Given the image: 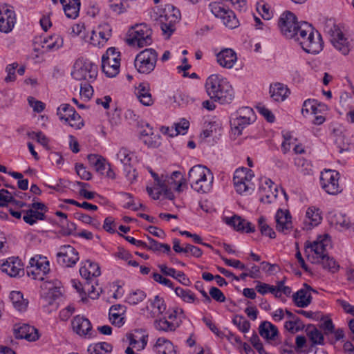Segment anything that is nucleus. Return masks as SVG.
Listing matches in <instances>:
<instances>
[{"label": "nucleus", "instance_id": "1", "mask_svg": "<svg viewBox=\"0 0 354 354\" xmlns=\"http://www.w3.org/2000/svg\"><path fill=\"white\" fill-rule=\"evenodd\" d=\"M153 183H149L146 189L149 196L153 200H158L162 196L169 200L174 198V192H181L186 185L184 174L179 171L170 174L158 175L151 168L148 169Z\"/></svg>", "mask_w": 354, "mask_h": 354}, {"label": "nucleus", "instance_id": "2", "mask_svg": "<svg viewBox=\"0 0 354 354\" xmlns=\"http://www.w3.org/2000/svg\"><path fill=\"white\" fill-rule=\"evenodd\" d=\"M205 86L210 98L220 104H229L234 97L232 84L221 75H210L206 80Z\"/></svg>", "mask_w": 354, "mask_h": 354}, {"label": "nucleus", "instance_id": "3", "mask_svg": "<svg viewBox=\"0 0 354 354\" xmlns=\"http://www.w3.org/2000/svg\"><path fill=\"white\" fill-rule=\"evenodd\" d=\"M295 41L304 51L309 54L317 55L324 48V41L321 34L306 22L301 24Z\"/></svg>", "mask_w": 354, "mask_h": 354}, {"label": "nucleus", "instance_id": "4", "mask_svg": "<svg viewBox=\"0 0 354 354\" xmlns=\"http://www.w3.org/2000/svg\"><path fill=\"white\" fill-rule=\"evenodd\" d=\"M151 17L160 24L163 34L169 37L175 29V24L180 18L178 9L171 4L154 6L151 11Z\"/></svg>", "mask_w": 354, "mask_h": 354}, {"label": "nucleus", "instance_id": "5", "mask_svg": "<svg viewBox=\"0 0 354 354\" xmlns=\"http://www.w3.org/2000/svg\"><path fill=\"white\" fill-rule=\"evenodd\" d=\"M188 180L191 187L198 193H208L212 189L214 175L207 167L196 165L188 172Z\"/></svg>", "mask_w": 354, "mask_h": 354}, {"label": "nucleus", "instance_id": "6", "mask_svg": "<svg viewBox=\"0 0 354 354\" xmlns=\"http://www.w3.org/2000/svg\"><path fill=\"white\" fill-rule=\"evenodd\" d=\"M152 41V30L147 24H136L129 28L126 35L129 46L140 48L151 45Z\"/></svg>", "mask_w": 354, "mask_h": 354}, {"label": "nucleus", "instance_id": "7", "mask_svg": "<svg viewBox=\"0 0 354 354\" xmlns=\"http://www.w3.org/2000/svg\"><path fill=\"white\" fill-rule=\"evenodd\" d=\"M254 172L246 167L237 168L233 175L235 191L241 195H250L255 190Z\"/></svg>", "mask_w": 354, "mask_h": 354}, {"label": "nucleus", "instance_id": "8", "mask_svg": "<svg viewBox=\"0 0 354 354\" xmlns=\"http://www.w3.org/2000/svg\"><path fill=\"white\" fill-rule=\"evenodd\" d=\"M256 120L253 109L248 106L239 109L231 115V136L236 138L242 134L243 130Z\"/></svg>", "mask_w": 354, "mask_h": 354}, {"label": "nucleus", "instance_id": "9", "mask_svg": "<svg viewBox=\"0 0 354 354\" xmlns=\"http://www.w3.org/2000/svg\"><path fill=\"white\" fill-rule=\"evenodd\" d=\"M331 245V239L328 234L319 235L313 242L306 244V252L308 260L313 263H319L326 255V250Z\"/></svg>", "mask_w": 354, "mask_h": 354}, {"label": "nucleus", "instance_id": "10", "mask_svg": "<svg viewBox=\"0 0 354 354\" xmlns=\"http://www.w3.org/2000/svg\"><path fill=\"white\" fill-rule=\"evenodd\" d=\"M319 185L324 192L329 195H337L343 190L340 174L330 169H324L319 175Z\"/></svg>", "mask_w": 354, "mask_h": 354}, {"label": "nucleus", "instance_id": "11", "mask_svg": "<svg viewBox=\"0 0 354 354\" xmlns=\"http://www.w3.org/2000/svg\"><path fill=\"white\" fill-rule=\"evenodd\" d=\"M183 315L180 308H169L165 316L155 321V328L160 331H175L180 325Z\"/></svg>", "mask_w": 354, "mask_h": 354}, {"label": "nucleus", "instance_id": "12", "mask_svg": "<svg viewBox=\"0 0 354 354\" xmlns=\"http://www.w3.org/2000/svg\"><path fill=\"white\" fill-rule=\"evenodd\" d=\"M50 261L48 258L41 254L32 257L26 268L28 276L38 281H42L50 272Z\"/></svg>", "mask_w": 354, "mask_h": 354}, {"label": "nucleus", "instance_id": "13", "mask_svg": "<svg viewBox=\"0 0 354 354\" xmlns=\"http://www.w3.org/2000/svg\"><path fill=\"white\" fill-rule=\"evenodd\" d=\"M302 23L298 21L297 17L293 12L286 10L279 18L278 27L285 37L295 39Z\"/></svg>", "mask_w": 354, "mask_h": 354}, {"label": "nucleus", "instance_id": "14", "mask_svg": "<svg viewBox=\"0 0 354 354\" xmlns=\"http://www.w3.org/2000/svg\"><path fill=\"white\" fill-rule=\"evenodd\" d=\"M71 75L76 80L93 82L97 76V66L88 59H78L73 65Z\"/></svg>", "mask_w": 354, "mask_h": 354}, {"label": "nucleus", "instance_id": "15", "mask_svg": "<svg viewBox=\"0 0 354 354\" xmlns=\"http://www.w3.org/2000/svg\"><path fill=\"white\" fill-rule=\"evenodd\" d=\"M158 53L153 48H146L140 52L136 57L134 66L140 74H149L156 68Z\"/></svg>", "mask_w": 354, "mask_h": 354}, {"label": "nucleus", "instance_id": "16", "mask_svg": "<svg viewBox=\"0 0 354 354\" xmlns=\"http://www.w3.org/2000/svg\"><path fill=\"white\" fill-rule=\"evenodd\" d=\"M120 53L114 47L109 48L102 57V68L109 77H115L120 72Z\"/></svg>", "mask_w": 354, "mask_h": 354}, {"label": "nucleus", "instance_id": "17", "mask_svg": "<svg viewBox=\"0 0 354 354\" xmlns=\"http://www.w3.org/2000/svg\"><path fill=\"white\" fill-rule=\"evenodd\" d=\"M328 110V106L319 102L315 99H307L302 104L301 114L304 117L314 115L313 120L314 124L320 125L325 122V114Z\"/></svg>", "mask_w": 354, "mask_h": 354}, {"label": "nucleus", "instance_id": "18", "mask_svg": "<svg viewBox=\"0 0 354 354\" xmlns=\"http://www.w3.org/2000/svg\"><path fill=\"white\" fill-rule=\"evenodd\" d=\"M112 35V28L107 23L98 24L88 32L86 44L93 47H104Z\"/></svg>", "mask_w": 354, "mask_h": 354}, {"label": "nucleus", "instance_id": "19", "mask_svg": "<svg viewBox=\"0 0 354 354\" xmlns=\"http://www.w3.org/2000/svg\"><path fill=\"white\" fill-rule=\"evenodd\" d=\"M41 289V299L44 305L48 304L57 308L55 301L62 296L63 292L62 282L58 279L45 281Z\"/></svg>", "mask_w": 354, "mask_h": 354}, {"label": "nucleus", "instance_id": "20", "mask_svg": "<svg viewBox=\"0 0 354 354\" xmlns=\"http://www.w3.org/2000/svg\"><path fill=\"white\" fill-rule=\"evenodd\" d=\"M71 328L73 333L82 339L90 340L96 337L91 321L83 315H78L73 318Z\"/></svg>", "mask_w": 354, "mask_h": 354}, {"label": "nucleus", "instance_id": "21", "mask_svg": "<svg viewBox=\"0 0 354 354\" xmlns=\"http://www.w3.org/2000/svg\"><path fill=\"white\" fill-rule=\"evenodd\" d=\"M212 13L221 19L223 24L228 28L234 29L239 26V21L234 12L224 8L220 3L213 2L209 4Z\"/></svg>", "mask_w": 354, "mask_h": 354}, {"label": "nucleus", "instance_id": "22", "mask_svg": "<svg viewBox=\"0 0 354 354\" xmlns=\"http://www.w3.org/2000/svg\"><path fill=\"white\" fill-rule=\"evenodd\" d=\"M47 212V207L42 203L35 202L29 204L25 210H23L24 221L32 225L39 221L45 218V213Z\"/></svg>", "mask_w": 354, "mask_h": 354}, {"label": "nucleus", "instance_id": "23", "mask_svg": "<svg viewBox=\"0 0 354 354\" xmlns=\"http://www.w3.org/2000/svg\"><path fill=\"white\" fill-rule=\"evenodd\" d=\"M17 23V15L12 6L8 4L0 5V32L10 33Z\"/></svg>", "mask_w": 354, "mask_h": 354}, {"label": "nucleus", "instance_id": "24", "mask_svg": "<svg viewBox=\"0 0 354 354\" xmlns=\"http://www.w3.org/2000/svg\"><path fill=\"white\" fill-rule=\"evenodd\" d=\"M260 201L263 203H274L278 195V187L272 180L267 177L260 178L259 188Z\"/></svg>", "mask_w": 354, "mask_h": 354}, {"label": "nucleus", "instance_id": "25", "mask_svg": "<svg viewBox=\"0 0 354 354\" xmlns=\"http://www.w3.org/2000/svg\"><path fill=\"white\" fill-rule=\"evenodd\" d=\"M87 158L89 165L93 167L97 172L111 179L115 178V174L113 169L104 157L93 153L88 155Z\"/></svg>", "mask_w": 354, "mask_h": 354}, {"label": "nucleus", "instance_id": "26", "mask_svg": "<svg viewBox=\"0 0 354 354\" xmlns=\"http://www.w3.org/2000/svg\"><path fill=\"white\" fill-rule=\"evenodd\" d=\"M59 263L66 267H72L79 261V254L76 249L69 245L61 246L57 254Z\"/></svg>", "mask_w": 354, "mask_h": 354}, {"label": "nucleus", "instance_id": "27", "mask_svg": "<svg viewBox=\"0 0 354 354\" xmlns=\"http://www.w3.org/2000/svg\"><path fill=\"white\" fill-rule=\"evenodd\" d=\"M277 230L283 234H288L293 228L292 216L287 209H279L274 216Z\"/></svg>", "mask_w": 354, "mask_h": 354}, {"label": "nucleus", "instance_id": "28", "mask_svg": "<svg viewBox=\"0 0 354 354\" xmlns=\"http://www.w3.org/2000/svg\"><path fill=\"white\" fill-rule=\"evenodd\" d=\"M127 339L129 346L127 348H131L132 350H143L148 342V335L147 332L142 329H136L127 334Z\"/></svg>", "mask_w": 354, "mask_h": 354}, {"label": "nucleus", "instance_id": "29", "mask_svg": "<svg viewBox=\"0 0 354 354\" xmlns=\"http://www.w3.org/2000/svg\"><path fill=\"white\" fill-rule=\"evenodd\" d=\"M1 269L10 277H16L24 272V265L18 257H11L2 261Z\"/></svg>", "mask_w": 354, "mask_h": 354}, {"label": "nucleus", "instance_id": "30", "mask_svg": "<svg viewBox=\"0 0 354 354\" xmlns=\"http://www.w3.org/2000/svg\"><path fill=\"white\" fill-rule=\"evenodd\" d=\"M139 140L149 148H158L161 145V136L154 133L151 126L147 124L139 133Z\"/></svg>", "mask_w": 354, "mask_h": 354}, {"label": "nucleus", "instance_id": "31", "mask_svg": "<svg viewBox=\"0 0 354 354\" xmlns=\"http://www.w3.org/2000/svg\"><path fill=\"white\" fill-rule=\"evenodd\" d=\"M322 221V213L319 208L315 206L308 207L302 221L303 228L310 230L319 225Z\"/></svg>", "mask_w": 354, "mask_h": 354}, {"label": "nucleus", "instance_id": "32", "mask_svg": "<svg viewBox=\"0 0 354 354\" xmlns=\"http://www.w3.org/2000/svg\"><path fill=\"white\" fill-rule=\"evenodd\" d=\"M134 95L138 102L143 106H151L154 100L151 93V87L148 82H142L134 87Z\"/></svg>", "mask_w": 354, "mask_h": 354}, {"label": "nucleus", "instance_id": "33", "mask_svg": "<svg viewBox=\"0 0 354 354\" xmlns=\"http://www.w3.org/2000/svg\"><path fill=\"white\" fill-rule=\"evenodd\" d=\"M216 58L218 65L226 69L232 68L238 60L236 53L230 48L221 49L216 54Z\"/></svg>", "mask_w": 354, "mask_h": 354}, {"label": "nucleus", "instance_id": "34", "mask_svg": "<svg viewBox=\"0 0 354 354\" xmlns=\"http://www.w3.org/2000/svg\"><path fill=\"white\" fill-rule=\"evenodd\" d=\"M13 331L17 339H24L29 342H34L39 339L38 330L35 327L26 324H15Z\"/></svg>", "mask_w": 354, "mask_h": 354}, {"label": "nucleus", "instance_id": "35", "mask_svg": "<svg viewBox=\"0 0 354 354\" xmlns=\"http://www.w3.org/2000/svg\"><path fill=\"white\" fill-rule=\"evenodd\" d=\"M328 222L339 231H345L352 227L350 218L339 212H330L328 215Z\"/></svg>", "mask_w": 354, "mask_h": 354}, {"label": "nucleus", "instance_id": "36", "mask_svg": "<svg viewBox=\"0 0 354 354\" xmlns=\"http://www.w3.org/2000/svg\"><path fill=\"white\" fill-rule=\"evenodd\" d=\"M127 307L122 304H115L109 308V316L111 323L118 327L120 328L126 322Z\"/></svg>", "mask_w": 354, "mask_h": 354}, {"label": "nucleus", "instance_id": "37", "mask_svg": "<svg viewBox=\"0 0 354 354\" xmlns=\"http://www.w3.org/2000/svg\"><path fill=\"white\" fill-rule=\"evenodd\" d=\"M330 41L334 48L342 55H348L351 50L348 39L340 30H335L331 35Z\"/></svg>", "mask_w": 354, "mask_h": 354}, {"label": "nucleus", "instance_id": "38", "mask_svg": "<svg viewBox=\"0 0 354 354\" xmlns=\"http://www.w3.org/2000/svg\"><path fill=\"white\" fill-rule=\"evenodd\" d=\"M80 274L86 280L92 279L101 274V269L99 264L91 260H86L81 263Z\"/></svg>", "mask_w": 354, "mask_h": 354}, {"label": "nucleus", "instance_id": "39", "mask_svg": "<svg viewBox=\"0 0 354 354\" xmlns=\"http://www.w3.org/2000/svg\"><path fill=\"white\" fill-rule=\"evenodd\" d=\"M64 39L62 35L54 33L46 36L41 41V47L47 52H55L64 46Z\"/></svg>", "mask_w": 354, "mask_h": 354}, {"label": "nucleus", "instance_id": "40", "mask_svg": "<svg viewBox=\"0 0 354 354\" xmlns=\"http://www.w3.org/2000/svg\"><path fill=\"white\" fill-rule=\"evenodd\" d=\"M225 221L227 225L233 227L236 231H241L246 233L255 231V227L253 224L239 216L225 217Z\"/></svg>", "mask_w": 354, "mask_h": 354}, {"label": "nucleus", "instance_id": "41", "mask_svg": "<svg viewBox=\"0 0 354 354\" xmlns=\"http://www.w3.org/2000/svg\"><path fill=\"white\" fill-rule=\"evenodd\" d=\"M269 92L271 98L279 102L286 100L290 94L287 85L279 82L270 84Z\"/></svg>", "mask_w": 354, "mask_h": 354}, {"label": "nucleus", "instance_id": "42", "mask_svg": "<svg viewBox=\"0 0 354 354\" xmlns=\"http://www.w3.org/2000/svg\"><path fill=\"white\" fill-rule=\"evenodd\" d=\"M9 299L15 310L19 313H24L28 310L29 301L26 298H24L21 292L11 291L9 294Z\"/></svg>", "mask_w": 354, "mask_h": 354}, {"label": "nucleus", "instance_id": "43", "mask_svg": "<svg viewBox=\"0 0 354 354\" xmlns=\"http://www.w3.org/2000/svg\"><path fill=\"white\" fill-rule=\"evenodd\" d=\"M147 307L153 317L162 315L167 309L165 301L160 295H156L150 298L148 300Z\"/></svg>", "mask_w": 354, "mask_h": 354}, {"label": "nucleus", "instance_id": "44", "mask_svg": "<svg viewBox=\"0 0 354 354\" xmlns=\"http://www.w3.org/2000/svg\"><path fill=\"white\" fill-rule=\"evenodd\" d=\"M137 0H109L110 10L118 15L129 12L133 8Z\"/></svg>", "mask_w": 354, "mask_h": 354}, {"label": "nucleus", "instance_id": "45", "mask_svg": "<svg viewBox=\"0 0 354 354\" xmlns=\"http://www.w3.org/2000/svg\"><path fill=\"white\" fill-rule=\"evenodd\" d=\"M311 288L304 285L303 288L299 289L293 295V300L295 305L300 308L308 306L311 302Z\"/></svg>", "mask_w": 354, "mask_h": 354}, {"label": "nucleus", "instance_id": "46", "mask_svg": "<svg viewBox=\"0 0 354 354\" xmlns=\"http://www.w3.org/2000/svg\"><path fill=\"white\" fill-rule=\"evenodd\" d=\"M60 3L67 18L75 19L79 17L80 0H60Z\"/></svg>", "mask_w": 354, "mask_h": 354}, {"label": "nucleus", "instance_id": "47", "mask_svg": "<svg viewBox=\"0 0 354 354\" xmlns=\"http://www.w3.org/2000/svg\"><path fill=\"white\" fill-rule=\"evenodd\" d=\"M222 131V124L218 119H212L205 125V129L203 131L204 138L212 137L217 138L221 136Z\"/></svg>", "mask_w": 354, "mask_h": 354}, {"label": "nucleus", "instance_id": "48", "mask_svg": "<svg viewBox=\"0 0 354 354\" xmlns=\"http://www.w3.org/2000/svg\"><path fill=\"white\" fill-rule=\"evenodd\" d=\"M153 349L157 354H177L173 343L164 337H159L156 340Z\"/></svg>", "mask_w": 354, "mask_h": 354}, {"label": "nucleus", "instance_id": "49", "mask_svg": "<svg viewBox=\"0 0 354 354\" xmlns=\"http://www.w3.org/2000/svg\"><path fill=\"white\" fill-rule=\"evenodd\" d=\"M147 293L139 288L131 290L126 295L124 301L130 306H137L145 300Z\"/></svg>", "mask_w": 354, "mask_h": 354}, {"label": "nucleus", "instance_id": "50", "mask_svg": "<svg viewBox=\"0 0 354 354\" xmlns=\"http://www.w3.org/2000/svg\"><path fill=\"white\" fill-rule=\"evenodd\" d=\"M112 351V344L106 342L91 343L87 347L88 354H111Z\"/></svg>", "mask_w": 354, "mask_h": 354}, {"label": "nucleus", "instance_id": "51", "mask_svg": "<svg viewBox=\"0 0 354 354\" xmlns=\"http://www.w3.org/2000/svg\"><path fill=\"white\" fill-rule=\"evenodd\" d=\"M286 317L288 320L284 323V328L290 333H296L304 328L301 320L295 316L290 311L286 312Z\"/></svg>", "mask_w": 354, "mask_h": 354}, {"label": "nucleus", "instance_id": "52", "mask_svg": "<svg viewBox=\"0 0 354 354\" xmlns=\"http://www.w3.org/2000/svg\"><path fill=\"white\" fill-rule=\"evenodd\" d=\"M259 333L262 337L267 340H274L278 335L277 326L270 322H263L259 326Z\"/></svg>", "mask_w": 354, "mask_h": 354}, {"label": "nucleus", "instance_id": "53", "mask_svg": "<svg viewBox=\"0 0 354 354\" xmlns=\"http://www.w3.org/2000/svg\"><path fill=\"white\" fill-rule=\"evenodd\" d=\"M69 35L73 38L79 37L82 41L86 43L88 32L86 30L85 24L81 21L73 24L70 27Z\"/></svg>", "mask_w": 354, "mask_h": 354}, {"label": "nucleus", "instance_id": "54", "mask_svg": "<svg viewBox=\"0 0 354 354\" xmlns=\"http://www.w3.org/2000/svg\"><path fill=\"white\" fill-rule=\"evenodd\" d=\"M174 290L176 295L180 298L184 302L195 305L199 304L200 300L191 290L177 287L175 288Z\"/></svg>", "mask_w": 354, "mask_h": 354}, {"label": "nucleus", "instance_id": "55", "mask_svg": "<svg viewBox=\"0 0 354 354\" xmlns=\"http://www.w3.org/2000/svg\"><path fill=\"white\" fill-rule=\"evenodd\" d=\"M104 292L109 299H119L124 295V290L118 282H112L107 284L104 288Z\"/></svg>", "mask_w": 354, "mask_h": 354}, {"label": "nucleus", "instance_id": "56", "mask_svg": "<svg viewBox=\"0 0 354 354\" xmlns=\"http://www.w3.org/2000/svg\"><path fill=\"white\" fill-rule=\"evenodd\" d=\"M113 257L116 260H122L125 261L129 266L133 267L139 266L138 263L133 259L131 254L123 248H118L117 251L113 254Z\"/></svg>", "mask_w": 354, "mask_h": 354}, {"label": "nucleus", "instance_id": "57", "mask_svg": "<svg viewBox=\"0 0 354 354\" xmlns=\"http://www.w3.org/2000/svg\"><path fill=\"white\" fill-rule=\"evenodd\" d=\"M257 224L259 230L263 236L270 239H274L276 237L275 232L268 224L267 219L264 216H260L258 218Z\"/></svg>", "mask_w": 354, "mask_h": 354}, {"label": "nucleus", "instance_id": "58", "mask_svg": "<svg viewBox=\"0 0 354 354\" xmlns=\"http://www.w3.org/2000/svg\"><path fill=\"white\" fill-rule=\"evenodd\" d=\"M10 203L11 206L9 208L10 214L17 219L21 218L23 214V210H25L28 205L21 201H16L12 199Z\"/></svg>", "mask_w": 354, "mask_h": 354}, {"label": "nucleus", "instance_id": "59", "mask_svg": "<svg viewBox=\"0 0 354 354\" xmlns=\"http://www.w3.org/2000/svg\"><path fill=\"white\" fill-rule=\"evenodd\" d=\"M282 136L283 140L281 144V149L283 153H287L293 148L297 142V139L295 138L293 133L287 131H282Z\"/></svg>", "mask_w": 354, "mask_h": 354}, {"label": "nucleus", "instance_id": "60", "mask_svg": "<svg viewBox=\"0 0 354 354\" xmlns=\"http://www.w3.org/2000/svg\"><path fill=\"white\" fill-rule=\"evenodd\" d=\"M75 111L74 108L68 104H61L57 110V114L59 119L65 124L72 117V113Z\"/></svg>", "mask_w": 354, "mask_h": 354}, {"label": "nucleus", "instance_id": "61", "mask_svg": "<svg viewBox=\"0 0 354 354\" xmlns=\"http://www.w3.org/2000/svg\"><path fill=\"white\" fill-rule=\"evenodd\" d=\"M307 335L313 344L323 345L324 343L322 333L315 327H309L307 329Z\"/></svg>", "mask_w": 354, "mask_h": 354}, {"label": "nucleus", "instance_id": "62", "mask_svg": "<svg viewBox=\"0 0 354 354\" xmlns=\"http://www.w3.org/2000/svg\"><path fill=\"white\" fill-rule=\"evenodd\" d=\"M232 323L240 332L244 334L248 333L250 330V323L243 316L234 315L232 318Z\"/></svg>", "mask_w": 354, "mask_h": 354}, {"label": "nucleus", "instance_id": "63", "mask_svg": "<svg viewBox=\"0 0 354 354\" xmlns=\"http://www.w3.org/2000/svg\"><path fill=\"white\" fill-rule=\"evenodd\" d=\"M335 145L340 153L349 151L351 149L350 139L342 133L335 136Z\"/></svg>", "mask_w": 354, "mask_h": 354}, {"label": "nucleus", "instance_id": "64", "mask_svg": "<svg viewBox=\"0 0 354 354\" xmlns=\"http://www.w3.org/2000/svg\"><path fill=\"white\" fill-rule=\"evenodd\" d=\"M257 10L265 20H270L274 16V12L270 6L264 1H260L257 3Z\"/></svg>", "mask_w": 354, "mask_h": 354}]
</instances>
